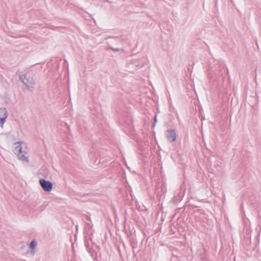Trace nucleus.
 Listing matches in <instances>:
<instances>
[{
	"label": "nucleus",
	"mask_w": 261,
	"mask_h": 261,
	"mask_svg": "<svg viewBox=\"0 0 261 261\" xmlns=\"http://www.w3.org/2000/svg\"><path fill=\"white\" fill-rule=\"evenodd\" d=\"M14 152L19 160L26 163L29 162L28 149L24 143L20 142L15 143Z\"/></svg>",
	"instance_id": "f257e3e1"
},
{
	"label": "nucleus",
	"mask_w": 261,
	"mask_h": 261,
	"mask_svg": "<svg viewBox=\"0 0 261 261\" xmlns=\"http://www.w3.org/2000/svg\"><path fill=\"white\" fill-rule=\"evenodd\" d=\"M20 79L22 82L28 88H33L35 84L34 77L31 72H28L20 76Z\"/></svg>",
	"instance_id": "f03ea898"
},
{
	"label": "nucleus",
	"mask_w": 261,
	"mask_h": 261,
	"mask_svg": "<svg viewBox=\"0 0 261 261\" xmlns=\"http://www.w3.org/2000/svg\"><path fill=\"white\" fill-rule=\"evenodd\" d=\"M39 184L45 192H49L53 190V185L49 181L41 178L39 180Z\"/></svg>",
	"instance_id": "7ed1b4c3"
},
{
	"label": "nucleus",
	"mask_w": 261,
	"mask_h": 261,
	"mask_svg": "<svg viewBox=\"0 0 261 261\" xmlns=\"http://www.w3.org/2000/svg\"><path fill=\"white\" fill-rule=\"evenodd\" d=\"M8 117L7 111L5 108H0V125H3Z\"/></svg>",
	"instance_id": "20e7f679"
},
{
	"label": "nucleus",
	"mask_w": 261,
	"mask_h": 261,
	"mask_svg": "<svg viewBox=\"0 0 261 261\" xmlns=\"http://www.w3.org/2000/svg\"><path fill=\"white\" fill-rule=\"evenodd\" d=\"M166 137L169 142H173L176 140V135L174 130H167L166 132Z\"/></svg>",
	"instance_id": "39448f33"
},
{
	"label": "nucleus",
	"mask_w": 261,
	"mask_h": 261,
	"mask_svg": "<svg viewBox=\"0 0 261 261\" xmlns=\"http://www.w3.org/2000/svg\"><path fill=\"white\" fill-rule=\"evenodd\" d=\"M87 219H88V221L89 222L86 223V225L85 226V233L87 235L90 236L93 234L94 231L92 229V225H91L90 223L91 222L90 219L88 217H87Z\"/></svg>",
	"instance_id": "423d86ee"
},
{
	"label": "nucleus",
	"mask_w": 261,
	"mask_h": 261,
	"mask_svg": "<svg viewBox=\"0 0 261 261\" xmlns=\"http://www.w3.org/2000/svg\"><path fill=\"white\" fill-rule=\"evenodd\" d=\"M37 243L35 240H32L29 245L30 249L33 250L37 246Z\"/></svg>",
	"instance_id": "0eeeda50"
},
{
	"label": "nucleus",
	"mask_w": 261,
	"mask_h": 261,
	"mask_svg": "<svg viewBox=\"0 0 261 261\" xmlns=\"http://www.w3.org/2000/svg\"><path fill=\"white\" fill-rule=\"evenodd\" d=\"M85 246H86V247L87 248V250L90 253H91V249H90V248L89 247V242L87 240L86 238H85Z\"/></svg>",
	"instance_id": "6e6552de"
},
{
	"label": "nucleus",
	"mask_w": 261,
	"mask_h": 261,
	"mask_svg": "<svg viewBox=\"0 0 261 261\" xmlns=\"http://www.w3.org/2000/svg\"><path fill=\"white\" fill-rule=\"evenodd\" d=\"M157 121V119H156V116L154 117V124H152V127H154L155 126V123Z\"/></svg>",
	"instance_id": "1a4fd4ad"
},
{
	"label": "nucleus",
	"mask_w": 261,
	"mask_h": 261,
	"mask_svg": "<svg viewBox=\"0 0 261 261\" xmlns=\"http://www.w3.org/2000/svg\"><path fill=\"white\" fill-rule=\"evenodd\" d=\"M111 49L112 50H114L115 51H118L120 50V49L119 48H111Z\"/></svg>",
	"instance_id": "9d476101"
},
{
	"label": "nucleus",
	"mask_w": 261,
	"mask_h": 261,
	"mask_svg": "<svg viewBox=\"0 0 261 261\" xmlns=\"http://www.w3.org/2000/svg\"><path fill=\"white\" fill-rule=\"evenodd\" d=\"M162 220L163 221L164 220V218L163 216L161 217Z\"/></svg>",
	"instance_id": "9b49d317"
}]
</instances>
